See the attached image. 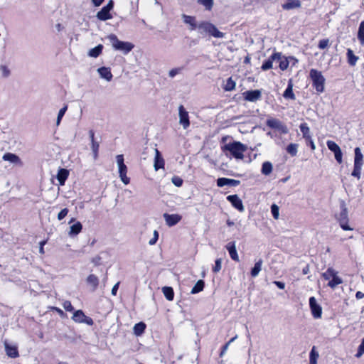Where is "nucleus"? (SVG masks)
Returning <instances> with one entry per match:
<instances>
[{"label": "nucleus", "instance_id": "51", "mask_svg": "<svg viewBox=\"0 0 364 364\" xmlns=\"http://www.w3.org/2000/svg\"><path fill=\"white\" fill-rule=\"evenodd\" d=\"M171 182L176 186L181 187L183 185V179L177 176H174L171 178Z\"/></svg>", "mask_w": 364, "mask_h": 364}, {"label": "nucleus", "instance_id": "57", "mask_svg": "<svg viewBox=\"0 0 364 364\" xmlns=\"http://www.w3.org/2000/svg\"><path fill=\"white\" fill-rule=\"evenodd\" d=\"M335 159L338 164H341L343 161V153L341 149L334 153Z\"/></svg>", "mask_w": 364, "mask_h": 364}, {"label": "nucleus", "instance_id": "5", "mask_svg": "<svg viewBox=\"0 0 364 364\" xmlns=\"http://www.w3.org/2000/svg\"><path fill=\"white\" fill-rule=\"evenodd\" d=\"M246 150V146L240 141L229 143V153L236 159H242Z\"/></svg>", "mask_w": 364, "mask_h": 364}, {"label": "nucleus", "instance_id": "61", "mask_svg": "<svg viewBox=\"0 0 364 364\" xmlns=\"http://www.w3.org/2000/svg\"><path fill=\"white\" fill-rule=\"evenodd\" d=\"M218 84L220 83L221 87L225 92L228 91V82H225L224 80H221L217 82Z\"/></svg>", "mask_w": 364, "mask_h": 364}, {"label": "nucleus", "instance_id": "56", "mask_svg": "<svg viewBox=\"0 0 364 364\" xmlns=\"http://www.w3.org/2000/svg\"><path fill=\"white\" fill-rule=\"evenodd\" d=\"M329 41L328 39H322L318 42V47L320 49H325L328 46Z\"/></svg>", "mask_w": 364, "mask_h": 364}, {"label": "nucleus", "instance_id": "2", "mask_svg": "<svg viewBox=\"0 0 364 364\" xmlns=\"http://www.w3.org/2000/svg\"><path fill=\"white\" fill-rule=\"evenodd\" d=\"M107 38L114 50H119L124 54H127L134 48V45L132 43L119 41L114 34L109 35Z\"/></svg>", "mask_w": 364, "mask_h": 364}, {"label": "nucleus", "instance_id": "48", "mask_svg": "<svg viewBox=\"0 0 364 364\" xmlns=\"http://www.w3.org/2000/svg\"><path fill=\"white\" fill-rule=\"evenodd\" d=\"M0 70L1 71L2 77L4 78L9 77L11 75V70L6 65H0Z\"/></svg>", "mask_w": 364, "mask_h": 364}, {"label": "nucleus", "instance_id": "36", "mask_svg": "<svg viewBox=\"0 0 364 364\" xmlns=\"http://www.w3.org/2000/svg\"><path fill=\"white\" fill-rule=\"evenodd\" d=\"M318 353L316 350V347L313 346L309 353V364H317V359L318 358Z\"/></svg>", "mask_w": 364, "mask_h": 364}, {"label": "nucleus", "instance_id": "23", "mask_svg": "<svg viewBox=\"0 0 364 364\" xmlns=\"http://www.w3.org/2000/svg\"><path fill=\"white\" fill-rule=\"evenodd\" d=\"M355 157H354V165L363 166V155L361 152V149L359 147H356L354 149Z\"/></svg>", "mask_w": 364, "mask_h": 364}, {"label": "nucleus", "instance_id": "16", "mask_svg": "<svg viewBox=\"0 0 364 364\" xmlns=\"http://www.w3.org/2000/svg\"><path fill=\"white\" fill-rule=\"evenodd\" d=\"M293 82L292 80L290 79L288 81L287 87L283 93V97L287 100H294L296 99L295 95L293 92Z\"/></svg>", "mask_w": 364, "mask_h": 364}, {"label": "nucleus", "instance_id": "42", "mask_svg": "<svg viewBox=\"0 0 364 364\" xmlns=\"http://www.w3.org/2000/svg\"><path fill=\"white\" fill-rule=\"evenodd\" d=\"M326 145H327L328 149L331 150L332 152H333V154L341 149L339 146L335 141H331V140L327 141Z\"/></svg>", "mask_w": 364, "mask_h": 364}, {"label": "nucleus", "instance_id": "44", "mask_svg": "<svg viewBox=\"0 0 364 364\" xmlns=\"http://www.w3.org/2000/svg\"><path fill=\"white\" fill-rule=\"evenodd\" d=\"M99 143L96 141H91V149L93 153L94 159H97L98 156V151H99Z\"/></svg>", "mask_w": 364, "mask_h": 364}, {"label": "nucleus", "instance_id": "47", "mask_svg": "<svg viewBox=\"0 0 364 364\" xmlns=\"http://www.w3.org/2000/svg\"><path fill=\"white\" fill-rule=\"evenodd\" d=\"M68 106L65 105L63 107H62L58 114L57 120H56V124L58 126L61 122V119L64 116L65 112L67 111Z\"/></svg>", "mask_w": 364, "mask_h": 364}, {"label": "nucleus", "instance_id": "7", "mask_svg": "<svg viewBox=\"0 0 364 364\" xmlns=\"http://www.w3.org/2000/svg\"><path fill=\"white\" fill-rule=\"evenodd\" d=\"M299 129L302 133L303 138L306 140V144L309 145L311 150H315L316 146L313 141L310 128L306 123H301L299 126Z\"/></svg>", "mask_w": 364, "mask_h": 364}, {"label": "nucleus", "instance_id": "24", "mask_svg": "<svg viewBox=\"0 0 364 364\" xmlns=\"http://www.w3.org/2000/svg\"><path fill=\"white\" fill-rule=\"evenodd\" d=\"M2 159L4 161H9L13 164H20L21 163L20 158L17 155L12 154V153L4 154Z\"/></svg>", "mask_w": 364, "mask_h": 364}, {"label": "nucleus", "instance_id": "21", "mask_svg": "<svg viewBox=\"0 0 364 364\" xmlns=\"http://www.w3.org/2000/svg\"><path fill=\"white\" fill-rule=\"evenodd\" d=\"M301 7V1L299 0H287V1L282 5L284 10H291Z\"/></svg>", "mask_w": 364, "mask_h": 364}, {"label": "nucleus", "instance_id": "25", "mask_svg": "<svg viewBox=\"0 0 364 364\" xmlns=\"http://www.w3.org/2000/svg\"><path fill=\"white\" fill-rule=\"evenodd\" d=\"M274 61H276L275 53H272V55H271L270 57L262 63L261 69L263 71H266L271 69L272 68Z\"/></svg>", "mask_w": 364, "mask_h": 364}, {"label": "nucleus", "instance_id": "13", "mask_svg": "<svg viewBox=\"0 0 364 364\" xmlns=\"http://www.w3.org/2000/svg\"><path fill=\"white\" fill-rule=\"evenodd\" d=\"M275 60L279 63V67L282 70H285L289 65V58L282 55L281 53L275 52Z\"/></svg>", "mask_w": 364, "mask_h": 364}, {"label": "nucleus", "instance_id": "32", "mask_svg": "<svg viewBox=\"0 0 364 364\" xmlns=\"http://www.w3.org/2000/svg\"><path fill=\"white\" fill-rule=\"evenodd\" d=\"M273 169V166L271 162L265 161L262 164L261 172L265 176L269 175Z\"/></svg>", "mask_w": 364, "mask_h": 364}, {"label": "nucleus", "instance_id": "53", "mask_svg": "<svg viewBox=\"0 0 364 364\" xmlns=\"http://www.w3.org/2000/svg\"><path fill=\"white\" fill-rule=\"evenodd\" d=\"M221 263L222 259H217L215 262V265L213 267V271L214 272H218L221 269Z\"/></svg>", "mask_w": 364, "mask_h": 364}, {"label": "nucleus", "instance_id": "27", "mask_svg": "<svg viewBox=\"0 0 364 364\" xmlns=\"http://www.w3.org/2000/svg\"><path fill=\"white\" fill-rule=\"evenodd\" d=\"M103 46L101 44H99L96 47L90 49L88 52V55L92 58H97L102 51Z\"/></svg>", "mask_w": 364, "mask_h": 364}, {"label": "nucleus", "instance_id": "33", "mask_svg": "<svg viewBox=\"0 0 364 364\" xmlns=\"http://www.w3.org/2000/svg\"><path fill=\"white\" fill-rule=\"evenodd\" d=\"M162 292L167 300L172 301L173 299L174 292L171 287H163Z\"/></svg>", "mask_w": 364, "mask_h": 364}, {"label": "nucleus", "instance_id": "62", "mask_svg": "<svg viewBox=\"0 0 364 364\" xmlns=\"http://www.w3.org/2000/svg\"><path fill=\"white\" fill-rule=\"evenodd\" d=\"M273 283L280 289H284L285 287V284L282 282L274 281Z\"/></svg>", "mask_w": 364, "mask_h": 364}, {"label": "nucleus", "instance_id": "59", "mask_svg": "<svg viewBox=\"0 0 364 364\" xmlns=\"http://www.w3.org/2000/svg\"><path fill=\"white\" fill-rule=\"evenodd\" d=\"M217 185L219 187L224 186L225 185H228V178H220L217 181Z\"/></svg>", "mask_w": 364, "mask_h": 364}, {"label": "nucleus", "instance_id": "11", "mask_svg": "<svg viewBox=\"0 0 364 364\" xmlns=\"http://www.w3.org/2000/svg\"><path fill=\"white\" fill-rule=\"evenodd\" d=\"M246 101L255 102L262 97V92L259 90H247L242 94Z\"/></svg>", "mask_w": 364, "mask_h": 364}, {"label": "nucleus", "instance_id": "45", "mask_svg": "<svg viewBox=\"0 0 364 364\" xmlns=\"http://www.w3.org/2000/svg\"><path fill=\"white\" fill-rule=\"evenodd\" d=\"M362 166H363L354 165L351 175L358 179H360L361 177Z\"/></svg>", "mask_w": 364, "mask_h": 364}, {"label": "nucleus", "instance_id": "28", "mask_svg": "<svg viewBox=\"0 0 364 364\" xmlns=\"http://www.w3.org/2000/svg\"><path fill=\"white\" fill-rule=\"evenodd\" d=\"M262 259H260L255 264V266L251 269V276L252 277H256L258 276L259 272L262 269Z\"/></svg>", "mask_w": 364, "mask_h": 364}, {"label": "nucleus", "instance_id": "1", "mask_svg": "<svg viewBox=\"0 0 364 364\" xmlns=\"http://www.w3.org/2000/svg\"><path fill=\"white\" fill-rule=\"evenodd\" d=\"M197 29L200 35L208 34L215 38H223L225 36L224 33L219 31L213 24L208 21L199 23Z\"/></svg>", "mask_w": 364, "mask_h": 364}, {"label": "nucleus", "instance_id": "22", "mask_svg": "<svg viewBox=\"0 0 364 364\" xmlns=\"http://www.w3.org/2000/svg\"><path fill=\"white\" fill-rule=\"evenodd\" d=\"M69 175L68 171L65 168H60L57 174V180L58 181L60 185H64L66 179L68 178Z\"/></svg>", "mask_w": 364, "mask_h": 364}, {"label": "nucleus", "instance_id": "4", "mask_svg": "<svg viewBox=\"0 0 364 364\" xmlns=\"http://www.w3.org/2000/svg\"><path fill=\"white\" fill-rule=\"evenodd\" d=\"M341 212L336 215V219L339 223L341 228L343 230H352L353 228L348 225V208L344 200L340 202Z\"/></svg>", "mask_w": 364, "mask_h": 364}, {"label": "nucleus", "instance_id": "50", "mask_svg": "<svg viewBox=\"0 0 364 364\" xmlns=\"http://www.w3.org/2000/svg\"><path fill=\"white\" fill-rule=\"evenodd\" d=\"M364 354V338L362 339L360 344L358 346V351L355 354L356 358H360Z\"/></svg>", "mask_w": 364, "mask_h": 364}, {"label": "nucleus", "instance_id": "41", "mask_svg": "<svg viewBox=\"0 0 364 364\" xmlns=\"http://www.w3.org/2000/svg\"><path fill=\"white\" fill-rule=\"evenodd\" d=\"M335 274H338V272L333 268L328 267L327 270L322 274V277L325 280H330L333 276H335Z\"/></svg>", "mask_w": 364, "mask_h": 364}, {"label": "nucleus", "instance_id": "10", "mask_svg": "<svg viewBox=\"0 0 364 364\" xmlns=\"http://www.w3.org/2000/svg\"><path fill=\"white\" fill-rule=\"evenodd\" d=\"M309 306H310V309H311L313 316L315 318H321V314H322V308L317 303L315 297L311 296L309 298Z\"/></svg>", "mask_w": 364, "mask_h": 364}, {"label": "nucleus", "instance_id": "18", "mask_svg": "<svg viewBox=\"0 0 364 364\" xmlns=\"http://www.w3.org/2000/svg\"><path fill=\"white\" fill-rule=\"evenodd\" d=\"M96 17L100 21H107L109 19H111L112 18V14H110V11L106 9L105 6H103L100 11H99L97 14Z\"/></svg>", "mask_w": 364, "mask_h": 364}, {"label": "nucleus", "instance_id": "40", "mask_svg": "<svg viewBox=\"0 0 364 364\" xmlns=\"http://www.w3.org/2000/svg\"><path fill=\"white\" fill-rule=\"evenodd\" d=\"M358 38L361 45H364V21H363L358 28Z\"/></svg>", "mask_w": 364, "mask_h": 364}, {"label": "nucleus", "instance_id": "64", "mask_svg": "<svg viewBox=\"0 0 364 364\" xmlns=\"http://www.w3.org/2000/svg\"><path fill=\"white\" fill-rule=\"evenodd\" d=\"M101 257L100 256H96L92 258V262L95 264V265H99L100 264Z\"/></svg>", "mask_w": 364, "mask_h": 364}, {"label": "nucleus", "instance_id": "9", "mask_svg": "<svg viewBox=\"0 0 364 364\" xmlns=\"http://www.w3.org/2000/svg\"><path fill=\"white\" fill-rule=\"evenodd\" d=\"M179 124L182 125L184 129H187L190 125L188 112L185 109L183 105L178 107Z\"/></svg>", "mask_w": 364, "mask_h": 364}, {"label": "nucleus", "instance_id": "46", "mask_svg": "<svg viewBox=\"0 0 364 364\" xmlns=\"http://www.w3.org/2000/svg\"><path fill=\"white\" fill-rule=\"evenodd\" d=\"M198 2L203 5L206 10H210L213 5V0H198Z\"/></svg>", "mask_w": 364, "mask_h": 364}, {"label": "nucleus", "instance_id": "49", "mask_svg": "<svg viewBox=\"0 0 364 364\" xmlns=\"http://www.w3.org/2000/svg\"><path fill=\"white\" fill-rule=\"evenodd\" d=\"M271 213L274 219H278L279 216V206L276 204H272L271 205Z\"/></svg>", "mask_w": 364, "mask_h": 364}, {"label": "nucleus", "instance_id": "8", "mask_svg": "<svg viewBox=\"0 0 364 364\" xmlns=\"http://www.w3.org/2000/svg\"><path fill=\"white\" fill-rule=\"evenodd\" d=\"M267 125L274 129H277L281 132L282 134H287L288 133V128L286 125H284L280 120L275 119V118H271L268 119L266 122Z\"/></svg>", "mask_w": 364, "mask_h": 364}, {"label": "nucleus", "instance_id": "38", "mask_svg": "<svg viewBox=\"0 0 364 364\" xmlns=\"http://www.w3.org/2000/svg\"><path fill=\"white\" fill-rule=\"evenodd\" d=\"M205 286V282L203 280H198L196 284L194 285V287L191 289V294H195L200 291H201Z\"/></svg>", "mask_w": 364, "mask_h": 364}, {"label": "nucleus", "instance_id": "52", "mask_svg": "<svg viewBox=\"0 0 364 364\" xmlns=\"http://www.w3.org/2000/svg\"><path fill=\"white\" fill-rule=\"evenodd\" d=\"M159 239V232L157 230H154L153 232L152 238L149 241V245H154Z\"/></svg>", "mask_w": 364, "mask_h": 364}, {"label": "nucleus", "instance_id": "6", "mask_svg": "<svg viewBox=\"0 0 364 364\" xmlns=\"http://www.w3.org/2000/svg\"><path fill=\"white\" fill-rule=\"evenodd\" d=\"M116 161L118 166L119 175L121 181L125 185L129 184L130 182V179L129 177L127 176V167L124 162V156L122 154L117 155L116 156Z\"/></svg>", "mask_w": 364, "mask_h": 364}, {"label": "nucleus", "instance_id": "17", "mask_svg": "<svg viewBox=\"0 0 364 364\" xmlns=\"http://www.w3.org/2000/svg\"><path fill=\"white\" fill-rule=\"evenodd\" d=\"M97 73H99L101 78H103L108 82L111 81L113 77L110 68L107 67H101L98 68Z\"/></svg>", "mask_w": 364, "mask_h": 364}, {"label": "nucleus", "instance_id": "58", "mask_svg": "<svg viewBox=\"0 0 364 364\" xmlns=\"http://www.w3.org/2000/svg\"><path fill=\"white\" fill-rule=\"evenodd\" d=\"M63 306V308L67 311H73L74 310V308L70 301H65Z\"/></svg>", "mask_w": 364, "mask_h": 364}, {"label": "nucleus", "instance_id": "29", "mask_svg": "<svg viewBox=\"0 0 364 364\" xmlns=\"http://www.w3.org/2000/svg\"><path fill=\"white\" fill-rule=\"evenodd\" d=\"M343 283V279L339 277L337 274H335V276H333L331 280H329L328 283V286L331 287V289H335L338 284H341Z\"/></svg>", "mask_w": 364, "mask_h": 364}, {"label": "nucleus", "instance_id": "31", "mask_svg": "<svg viewBox=\"0 0 364 364\" xmlns=\"http://www.w3.org/2000/svg\"><path fill=\"white\" fill-rule=\"evenodd\" d=\"M6 352L8 356L11 358H16L18 356V352L15 346H10L8 344L5 346Z\"/></svg>", "mask_w": 364, "mask_h": 364}, {"label": "nucleus", "instance_id": "35", "mask_svg": "<svg viewBox=\"0 0 364 364\" xmlns=\"http://www.w3.org/2000/svg\"><path fill=\"white\" fill-rule=\"evenodd\" d=\"M229 255L233 260L239 262V257L236 250L235 242L229 245Z\"/></svg>", "mask_w": 364, "mask_h": 364}, {"label": "nucleus", "instance_id": "15", "mask_svg": "<svg viewBox=\"0 0 364 364\" xmlns=\"http://www.w3.org/2000/svg\"><path fill=\"white\" fill-rule=\"evenodd\" d=\"M182 18L183 22L189 26V30L193 31L197 29L198 23H197L196 18L194 16L183 14Z\"/></svg>", "mask_w": 364, "mask_h": 364}, {"label": "nucleus", "instance_id": "12", "mask_svg": "<svg viewBox=\"0 0 364 364\" xmlns=\"http://www.w3.org/2000/svg\"><path fill=\"white\" fill-rule=\"evenodd\" d=\"M163 216L166 225L169 227L176 225L181 220V216L178 214L164 213Z\"/></svg>", "mask_w": 364, "mask_h": 364}, {"label": "nucleus", "instance_id": "3", "mask_svg": "<svg viewBox=\"0 0 364 364\" xmlns=\"http://www.w3.org/2000/svg\"><path fill=\"white\" fill-rule=\"evenodd\" d=\"M309 75L312 80L313 87L316 92L318 94L322 93L324 91L325 78L321 72L316 69H311Z\"/></svg>", "mask_w": 364, "mask_h": 364}, {"label": "nucleus", "instance_id": "19", "mask_svg": "<svg viewBox=\"0 0 364 364\" xmlns=\"http://www.w3.org/2000/svg\"><path fill=\"white\" fill-rule=\"evenodd\" d=\"M155 158H154V168L158 171L159 168H162L164 166V160L161 157V154L158 149L155 150Z\"/></svg>", "mask_w": 364, "mask_h": 364}, {"label": "nucleus", "instance_id": "37", "mask_svg": "<svg viewBox=\"0 0 364 364\" xmlns=\"http://www.w3.org/2000/svg\"><path fill=\"white\" fill-rule=\"evenodd\" d=\"M146 328V324L143 322L136 323L134 326V333L136 336L142 334Z\"/></svg>", "mask_w": 364, "mask_h": 364}, {"label": "nucleus", "instance_id": "63", "mask_svg": "<svg viewBox=\"0 0 364 364\" xmlns=\"http://www.w3.org/2000/svg\"><path fill=\"white\" fill-rule=\"evenodd\" d=\"M93 323H94L93 320L90 317L85 316V319L83 320V323H86L89 326H92L93 324Z\"/></svg>", "mask_w": 364, "mask_h": 364}, {"label": "nucleus", "instance_id": "43", "mask_svg": "<svg viewBox=\"0 0 364 364\" xmlns=\"http://www.w3.org/2000/svg\"><path fill=\"white\" fill-rule=\"evenodd\" d=\"M326 145H327L328 149L331 150L332 152H333V154L341 149L339 146L335 141H331V140L327 141Z\"/></svg>", "mask_w": 364, "mask_h": 364}, {"label": "nucleus", "instance_id": "54", "mask_svg": "<svg viewBox=\"0 0 364 364\" xmlns=\"http://www.w3.org/2000/svg\"><path fill=\"white\" fill-rule=\"evenodd\" d=\"M68 212L69 210L66 208L61 210L60 212L58 214V220H62L63 219H64L68 215Z\"/></svg>", "mask_w": 364, "mask_h": 364}, {"label": "nucleus", "instance_id": "39", "mask_svg": "<svg viewBox=\"0 0 364 364\" xmlns=\"http://www.w3.org/2000/svg\"><path fill=\"white\" fill-rule=\"evenodd\" d=\"M298 146L297 144L291 143L287 146V151L291 156H294L297 154L298 152Z\"/></svg>", "mask_w": 364, "mask_h": 364}, {"label": "nucleus", "instance_id": "60", "mask_svg": "<svg viewBox=\"0 0 364 364\" xmlns=\"http://www.w3.org/2000/svg\"><path fill=\"white\" fill-rule=\"evenodd\" d=\"M240 183V181L235 179L229 178V187H235Z\"/></svg>", "mask_w": 364, "mask_h": 364}, {"label": "nucleus", "instance_id": "20", "mask_svg": "<svg viewBox=\"0 0 364 364\" xmlns=\"http://www.w3.org/2000/svg\"><path fill=\"white\" fill-rule=\"evenodd\" d=\"M87 284L90 286L92 291L97 289L99 285V278L95 274H90L86 279Z\"/></svg>", "mask_w": 364, "mask_h": 364}, {"label": "nucleus", "instance_id": "34", "mask_svg": "<svg viewBox=\"0 0 364 364\" xmlns=\"http://www.w3.org/2000/svg\"><path fill=\"white\" fill-rule=\"evenodd\" d=\"M85 315L82 310H77L74 312L72 318L77 323H83Z\"/></svg>", "mask_w": 364, "mask_h": 364}, {"label": "nucleus", "instance_id": "14", "mask_svg": "<svg viewBox=\"0 0 364 364\" xmlns=\"http://www.w3.org/2000/svg\"><path fill=\"white\" fill-rule=\"evenodd\" d=\"M229 202L238 211L243 212L245 210L242 201L237 195L229 196Z\"/></svg>", "mask_w": 364, "mask_h": 364}, {"label": "nucleus", "instance_id": "30", "mask_svg": "<svg viewBox=\"0 0 364 364\" xmlns=\"http://www.w3.org/2000/svg\"><path fill=\"white\" fill-rule=\"evenodd\" d=\"M82 228V225L80 222H77L75 224L72 225L70 228V235H75L79 234Z\"/></svg>", "mask_w": 364, "mask_h": 364}, {"label": "nucleus", "instance_id": "55", "mask_svg": "<svg viewBox=\"0 0 364 364\" xmlns=\"http://www.w3.org/2000/svg\"><path fill=\"white\" fill-rule=\"evenodd\" d=\"M181 70H182V68H176L171 69L168 73L169 77L171 78L174 77L176 75H178L181 73Z\"/></svg>", "mask_w": 364, "mask_h": 364}, {"label": "nucleus", "instance_id": "26", "mask_svg": "<svg viewBox=\"0 0 364 364\" xmlns=\"http://www.w3.org/2000/svg\"><path fill=\"white\" fill-rule=\"evenodd\" d=\"M347 58H348V63L350 66H355L357 63V61L358 60V57L355 55L353 50L350 48L347 50Z\"/></svg>", "mask_w": 364, "mask_h": 364}]
</instances>
